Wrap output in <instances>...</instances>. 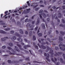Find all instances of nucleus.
Wrapping results in <instances>:
<instances>
[{
  "instance_id": "e433bc0d",
  "label": "nucleus",
  "mask_w": 65,
  "mask_h": 65,
  "mask_svg": "<svg viewBox=\"0 0 65 65\" xmlns=\"http://www.w3.org/2000/svg\"><path fill=\"white\" fill-rule=\"evenodd\" d=\"M43 12V11L42 10H41L39 11V13H42Z\"/></svg>"
},
{
  "instance_id": "864d4df0",
  "label": "nucleus",
  "mask_w": 65,
  "mask_h": 65,
  "mask_svg": "<svg viewBox=\"0 0 65 65\" xmlns=\"http://www.w3.org/2000/svg\"><path fill=\"white\" fill-rule=\"evenodd\" d=\"M10 33L11 34H13L14 33V31H10Z\"/></svg>"
},
{
  "instance_id": "052dcab7",
  "label": "nucleus",
  "mask_w": 65,
  "mask_h": 65,
  "mask_svg": "<svg viewBox=\"0 0 65 65\" xmlns=\"http://www.w3.org/2000/svg\"><path fill=\"white\" fill-rule=\"evenodd\" d=\"M27 11H29V10H30L31 9L30 8H29L28 9H26Z\"/></svg>"
},
{
  "instance_id": "f257e3e1",
  "label": "nucleus",
  "mask_w": 65,
  "mask_h": 65,
  "mask_svg": "<svg viewBox=\"0 0 65 65\" xmlns=\"http://www.w3.org/2000/svg\"><path fill=\"white\" fill-rule=\"evenodd\" d=\"M46 48L47 49V50H46V52H47L48 51H50V52H49V53L50 54H51V57H54L53 55H54V53H53V50H52V49L51 48H50L48 46H46Z\"/></svg>"
},
{
  "instance_id": "4d7b16f0",
  "label": "nucleus",
  "mask_w": 65,
  "mask_h": 65,
  "mask_svg": "<svg viewBox=\"0 0 65 65\" xmlns=\"http://www.w3.org/2000/svg\"><path fill=\"white\" fill-rule=\"evenodd\" d=\"M2 48H6V46H2Z\"/></svg>"
},
{
  "instance_id": "680f3d73",
  "label": "nucleus",
  "mask_w": 65,
  "mask_h": 65,
  "mask_svg": "<svg viewBox=\"0 0 65 65\" xmlns=\"http://www.w3.org/2000/svg\"><path fill=\"white\" fill-rule=\"evenodd\" d=\"M29 27L30 28H33V27H34V26H33V25H32L30 26Z\"/></svg>"
},
{
  "instance_id": "e2e57ef3",
  "label": "nucleus",
  "mask_w": 65,
  "mask_h": 65,
  "mask_svg": "<svg viewBox=\"0 0 65 65\" xmlns=\"http://www.w3.org/2000/svg\"><path fill=\"white\" fill-rule=\"evenodd\" d=\"M39 15H40V19H42V16L41 15V14H39Z\"/></svg>"
},
{
  "instance_id": "4be33fe9",
  "label": "nucleus",
  "mask_w": 65,
  "mask_h": 65,
  "mask_svg": "<svg viewBox=\"0 0 65 65\" xmlns=\"http://www.w3.org/2000/svg\"><path fill=\"white\" fill-rule=\"evenodd\" d=\"M41 26L42 27H43V28L44 29H45V24H41Z\"/></svg>"
},
{
  "instance_id": "3c124183",
  "label": "nucleus",
  "mask_w": 65,
  "mask_h": 65,
  "mask_svg": "<svg viewBox=\"0 0 65 65\" xmlns=\"http://www.w3.org/2000/svg\"><path fill=\"white\" fill-rule=\"evenodd\" d=\"M4 57H8L9 56V55H5L3 56Z\"/></svg>"
},
{
  "instance_id": "37998d69",
  "label": "nucleus",
  "mask_w": 65,
  "mask_h": 65,
  "mask_svg": "<svg viewBox=\"0 0 65 65\" xmlns=\"http://www.w3.org/2000/svg\"><path fill=\"white\" fill-rule=\"evenodd\" d=\"M17 24L18 25H21V24L20 22L18 21L17 22Z\"/></svg>"
},
{
  "instance_id": "7c9ffc66",
  "label": "nucleus",
  "mask_w": 65,
  "mask_h": 65,
  "mask_svg": "<svg viewBox=\"0 0 65 65\" xmlns=\"http://www.w3.org/2000/svg\"><path fill=\"white\" fill-rule=\"evenodd\" d=\"M58 15H59V16H58L59 18H61V13H59L58 14Z\"/></svg>"
},
{
  "instance_id": "a878e982",
  "label": "nucleus",
  "mask_w": 65,
  "mask_h": 65,
  "mask_svg": "<svg viewBox=\"0 0 65 65\" xmlns=\"http://www.w3.org/2000/svg\"><path fill=\"white\" fill-rule=\"evenodd\" d=\"M33 40H36V37H35V36H33Z\"/></svg>"
},
{
  "instance_id": "338daca9",
  "label": "nucleus",
  "mask_w": 65,
  "mask_h": 65,
  "mask_svg": "<svg viewBox=\"0 0 65 65\" xmlns=\"http://www.w3.org/2000/svg\"><path fill=\"white\" fill-rule=\"evenodd\" d=\"M60 64V62H57V64H56V65H59V64Z\"/></svg>"
},
{
  "instance_id": "2eb2a0df",
  "label": "nucleus",
  "mask_w": 65,
  "mask_h": 65,
  "mask_svg": "<svg viewBox=\"0 0 65 65\" xmlns=\"http://www.w3.org/2000/svg\"><path fill=\"white\" fill-rule=\"evenodd\" d=\"M34 46H35V48L37 50H38V46L35 45V43L34 42L33 43Z\"/></svg>"
},
{
  "instance_id": "bf43d9fd",
  "label": "nucleus",
  "mask_w": 65,
  "mask_h": 65,
  "mask_svg": "<svg viewBox=\"0 0 65 65\" xmlns=\"http://www.w3.org/2000/svg\"><path fill=\"white\" fill-rule=\"evenodd\" d=\"M40 4H42V3H43V1H40Z\"/></svg>"
},
{
  "instance_id": "f704fd0d",
  "label": "nucleus",
  "mask_w": 65,
  "mask_h": 65,
  "mask_svg": "<svg viewBox=\"0 0 65 65\" xmlns=\"http://www.w3.org/2000/svg\"><path fill=\"white\" fill-rule=\"evenodd\" d=\"M27 5L29 7H30V3H29V1H28L27 2Z\"/></svg>"
},
{
  "instance_id": "20e7f679",
  "label": "nucleus",
  "mask_w": 65,
  "mask_h": 65,
  "mask_svg": "<svg viewBox=\"0 0 65 65\" xmlns=\"http://www.w3.org/2000/svg\"><path fill=\"white\" fill-rule=\"evenodd\" d=\"M8 63L9 64H10V63H18V62L17 61H11L10 60H8Z\"/></svg>"
},
{
  "instance_id": "cd10ccee",
  "label": "nucleus",
  "mask_w": 65,
  "mask_h": 65,
  "mask_svg": "<svg viewBox=\"0 0 65 65\" xmlns=\"http://www.w3.org/2000/svg\"><path fill=\"white\" fill-rule=\"evenodd\" d=\"M55 19H56V20H57V22H59H59H60V20L59 19H58V18L57 17H56L55 18Z\"/></svg>"
},
{
  "instance_id": "423d86ee",
  "label": "nucleus",
  "mask_w": 65,
  "mask_h": 65,
  "mask_svg": "<svg viewBox=\"0 0 65 65\" xmlns=\"http://www.w3.org/2000/svg\"><path fill=\"white\" fill-rule=\"evenodd\" d=\"M56 54H54V56H59V55H62V52H58L57 53L55 52Z\"/></svg>"
},
{
  "instance_id": "4c0bfd02",
  "label": "nucleus",
  "mask_w": 65,
  "mask_h": 65,
  "mask_svg": "<svg viewBox=\"0 0 65 65\" xmlns=\"http://www.w3.org/2000/svg\"><path fill=\"white\" fill-rule=\"evenodd\" d=\"M20 33L21 34H23V32L22 29H20Z\"/></svg>"
},
{
  "instance_id": "aec40b11",
  "label": "nucleus",
  "mask_w": 65,
  "mask_h": 65,
  "mask_svg": "<svg viewBox=\"0 0 65 65\" xmlns=\"http://www.w3.org/2000/svg\"><path fill=\"white\" fill-rule=\"evenodd\" d=\"M60 61L61 63H64V64H65V62H64V61H63V59H62V58H60Z\"/></svg>"
},
{
  "instance_id": "c03bdc74",
  "label": "nucleus",
  "mask_w": 65,
  "mask_h": 65,
  "mask_svg": "<svg viewBox=\"0 0 65 65\" xmlns=\"http://www.w3.org/2000/svg\"><path fill=\"white\" fill-rule=\"evenodd\" d=\"M13 39L14 40H15V39H17V38H16V37L15 36H13Z\"/></svg>"
},
{
  "instance_id": "c756f323",
  "label": "nucleus",
  "mask_w": 65,
  "mask_h": 65,
  "mask_svg": "<svg viewBox=\"0 0 65 65\" xmlns=\"http://www.w3.org/2000/svg\"><path fill=\"white\" fill-rule=\"evenodd\" d=\"M4 30L5 31H9V30H10V29L9 28H5L4 29Z\"/></svg>"
},
{
  "instance_id": "6e6d98bb",
  "label": "nucleus",
  "mask_w": 65,
  "mask_h": 65,
  "mask_svg": "<svg viewBox=\"0 0 65 65\" xmlns=\"http://www.w3.org/2000/svg\"><path fill=\"white\" fill-rule=\"evenodd\" d=\"M62 8L63 9H65V6H62Z\"/></svg>"
},
{
  "instance_id": "ea45409f",
  "label": "nucleus",
  "mask_w": 65,
  "mask_h": 65,
  "mask_svg": "<svg viewBox=\"0 0 65 65\" xmlns=\"http://www.w3.org/2000/svg\"><path fill=\"white\" fill-rule=\"evenodd\" d=\"M55 50H59V48H58V47L56 46L55 47Z\"/></svg>"
},
{
  "instance_id": "774afa93",
  "label": "nucleus",
  "mask_w": 65,
  "mask_h": 65,
  "mask_svg": "<svg viewBox=\"0 0 65 65\" xmlns=\"http://www.w3.org/2000/svg\"><path fill=\"white\" fill-rule=\"evenodd\" d=\"M8 11H6L5 12V14H7V13H8Z\"/></svg>"
},
{
  "instance_id": "39448f33",
  "label": "nucleus",
  "mask_w": 65,
  "mask_h": 65,
  "mask_svg": "<svg viewBox=\"0 0 65 65\" xmlns=\"http://www.w3.org/2000/svg\"><path fill=\"white\" fill-rule=\"evenodd\" d=\"M38 45L40 48H42L43 49H45V48H46V47L44 46L43 45H41L40 46L39 45V43L38 44Z\"/></svg>"
},
{
  "instance_id": "9d476101",
  "label": "nucleus",
  "mask_w": 65,
  "mask_h": 65,
  "mask_svg": "<svg viewBox=\"0 0 65 65\" xmlns=\"http://www.w3.org/2000/svg\"><path fill=\"white\" fill-rule=\"evenodd\" d=\"M0 33H2L3 34H7V33L6 32L2 30H0Z\"/></svg>"
},
{
  "instance_id": "ddd939ff",
  "label": "nucleus",
  "mask_w": 65,
  "mask_h": 65,
  "mask_svg": "<svg viewBox=\"0 0 65 65\" xmlns=\"http://www.w3.org/2000/svg\"><path fill=\"white\" fill-rule=\"evenodd\" d=\"M15 51H17V52H20V50L18 49V48L16 46H15Z\"/></svg>"
},
{
  "instance_id": "7ed1b4c3",
  "label": "nucleus",
  "mask_w": 65,
  "mask_h": 65,
  "mask_svg": "<svg viewBox=\"0 0 65 65\" xmlns=\"http://www.w3.org/2000/svg\"><path fill=\"white\" fill-rule=\"evenodd\" d=\"M0 22H2V23H0V25H4L3 27L4 28L5 27H6V25H7V24H5V23L3 22V21L1 20L0 21Z\"/></svg>"
},
{
  "instance_id": "09e8293b",
  "label": "nucleus",
  "mask_w": 65,
  "mask_h": 65,
  "mask_svg": "<svg viewBox=\"0 0 65 65\" xmlns=\"http://www.w3.org/2000/svg\"><path fill=\"white\" fill-rule=\"evenodd\" d=\"M12 22H13L14 23H15V20H14V19H12Z\"/></svg>"
},
{
  "instance_id": "1a4fd4ad",
  "label": "nucleus",
  "mask_w": 65,
  "mask_h": 65,
  "mask_svg": "<svg viewBox=\"0 0 65 65\" xmlns=\"http://www.w3.org/2000/svg\"><path fill=\"white\" fill-rule=\"evenodd\" d=\"M59 47H61V46H63L64 48H65V45L63 44V43L61 42L59 45Z\"/></svg>"
},
{
  "instance_id": "72a5a7b5",
  "label": "nucleus",
  "mask_w": 65,
  "mask_h": 65,
  "mask_svg": "<svg viewBox=\"0 0 65 65\" xmlns=\"http://www.w3.org/2000/svg\"><path fill=\"white\" fill-rule=\"evenodd\" d=\"M38 36H39V37H40V36H42V34L41 33H40L38 34Z\"/></svg>"
},
{
  "instance_id": "79ce46f5",
  "label": "nucleus",
  "mask_w": 65,
  "mask_h": 65,
  "mask_svg": "<svg viewBox=\"0 0 65 65\" xmlns=\"http://www.w3.org/2000/svg\"><path fill=\"white\" fill-rule=\"evenodd\" d=\"M7 48L9 50H12V48L11 47H8Z\"/></svg>"
},
{
  "instance_id": "49530a36",
  "label": "nucleus",
  "mask_w": 65,
  "mask_h": 65,
  "mask_svg": "<svg viewBox=\"0 0 65 65\" xmlns=\"http://www.w3.org/2000/svg\"><path fill=\"white\" fill-rule=\"evenodd\" d=\"M62 56L63 57L64 59L65 60V54H63L62 55Z\"/></svg>"
},
{
  "instance_id": "603ef678",
  "label": "nucleus",
  "mask_w": 65,
  "mask_h": 65,
  "mask_svg": "<svg viewBox=\"0 0 65 65\" xmlns=\"http://www.w3.org/2000/svg\"><path fill=\"white\" fill-rule=\"evenodd\" d=\"M24 51L25 52V53H26V54H28V53H29V52H28L27 51L24 50Z\"/></svg>"
},
{
  "instance_id": "58836bf2",
  "label": "nucleus",
  "mask_w": 65,
  "mask_h": 65,
  "mask_svg": "<svg viewBox=\"0 0 65 65\" xmlns=\"http://www.w3.org/2000/svg\"><path fill=\"white\" fill-rule=\"evenodd\" d=\"M51 60H52V62H53L55 63L56 62H55V61H54V58H51Z\"/></svg>"
},
{
  "instance_id": "6ab92c4d",
  "label": "nucleus",
  "mask_w": 65,
  "mask_h": 65,
  "mask_svg": "<svg viewBox=\"0 0 65 65\" xmlns=\"http://www.w3.org/2000/svg\"><path fill=\"white\" fill-rule=\"evenodd\" d=\"M40 21V19L39 18H38L37 19V23L36 24V25H38L39 24V22Z\"/></svg>"
},
{
  "instance_id": "0eeeda50",
  "label": "nucleus",
  "mask_w": 65,
  "mask_h": 65,
  "mask_svg": "<svg viewBox=\"0 0 65 65\" xmlns=\"http://www.w3.org/2000/svg\"><path fill=\"white\" fill-rule=\"evenodd\" d=\"M17 45L19 47V49L20 50H21V51H23L24 49L23 48H22V45L19 44H17Z\"/></svg>"
},
{
  "instance_id": "5fc2aeb1",
  "label": "nucleus",
  "mask_w": 65,
  "mask_h": 65,
  "mask_svg": "<svg viewBox=\"0 0 65 65\" xmlns=\"http://www.w3.org/2000/svg\"><path fill=\"white\" fill-rule=\"evenodd\" d=\"M62 21L63 23H65V20H64V19H62Z\"/></svg>"
},
{
  "instance_id": "de8ad7c7",
  "label": "nucleus",
  "mask_w": 65,
  "mask_h": 65,
  "mask_svg": "<svg viewBox=\"0 0 65 65\" xmlns=\"http://www.w3.org/2000/svg\"><path fill=\"white\" fill-rule=\"evenodd\" d=\"M47 21L48 22H50V18H48L47 19Z\"/></svg>"
},
{
  "instance_id": "5701e85b",
  "label": "nucleus",
  "mask_w": 65,
  "mask_h": 65,
  "mask_svg": "<svg viewBox=\"0 0 65 65\" xmlns=\"http://www.w3.org/2000/svg\"><path fill=\"white\" fill-rule=\"evenodd\" d=\"M60 50H61L62 51H65V48H63L62 47H60Z\"/></svg>"
},
{
  "instance_id": "2f4dec72",
  "label": "nucleus",
  "mask_w": 65,
  "mask_h": 65,
  "mask_svg": "<svg viewBox=\"0 0 65 65\" xmlns=\"http://www.w3.org/2000/svg\"><path fill=\"white\" fill-rule=\"evenodd\" d=\"M56 14H54V16L53 15H52V20H54V19H55V16H56Z\"/></svg>"
},
{
  "instance_id": "8fccbe9b",
  "label": "nucleus",
  "mask_w": 65,
  "mask_h": 65,
  "mask_svg": "<svg viewBox=\"0 0 65 65\" xmlns=\"http://www.w3.org/2000/svg\"><path fill=\"white\" fill-rule=\"evenodd\" d=\"M47 39L48 41H49V42H51V40H50V39L49 38H47Z\"/></svg>"
},
{
  "instance_id": "b1692460",
  "label": "nucleus",
  "mask_w": 65,
  "mask_h": 65,
  "mask_svg": "<svg viewBox=\"0 0 65 65\" xmlns=\"http://www.w3.org/2000/svg\"><path fill=\"white\" fill-rule=\"evenodd\" d=\"M60 33L62 35H64V34H65V32H64H64L62 31H60Z\"/></svg>"
},
{
  "instance_id": "f03ea898",
  "label": "nucleus",
  "mask_w": 65,
  "mask_h": 65,
  "mask_svg": "<svg viewBox=\"0 0 65 65\" xmlns=\"http://www.w3.org/2000/svg\"><path fill=\"white\" fill-rule=\"evenodd\" d=\"M44 55L45 57H46V59L47 60L48 62H50L51 60H50L48 59L49 57H50V55H49V54L48 53L46 54V53H44Z\"/></svg>"
},
{
  "instance_id": "0e129e2a",
  "label": "nucleus",
  "mask_w": 65,
  "mask_h": 65,
  "mask_svg": "<svg viewBox=\"0 0 65 65\" xmlns=\"http://www.w3.org/2000/svg\"><path fill=\"white\" fill-rule=\"evenodd\" d=\"M25 33L26 34H28V31H25Z\"/></svg>"
},
{
  "instance_id": "a19ab883",
  "label": "nucleus",
  "mask_w": 65,
  "mask_h": 65,
  "mask_svg": "<svg viewBox=\"0 0 65 65\" xmlns=\"http://www.w3.org/2000/svg\"><path fill=\"white\" fill-rule=\"evenodd\" d=\"M26 60V61H30V59H29V57H28L27 58H26L25 59Z\"/></svg>"
},
{
  "instance_id": "13d9d810",
  "label": "nucleus",
  "mask_w": 65,
  "mask_h": 65,
  "mask_svg": "<svg viewBox=\"0 0 65 65\" xmlns=\"http://www.w3.org/2000/svg\"><path fill=\"white\" fill-rule=\"evenodd\" d=\"M38 51L41 52V53H42V50H39Z\"/></svg>"
},
{
  "instance_id": "69168bd1",
  "label": "nucleus",
  "mask_w": 65,
  "mask_h": 65,
  "mask_svg": "<svg viewBox=\"0 0 65 65\" xmlns=\"http://www.w3.org/2000/svg\"><path fill=\"white\" fill-rule=\"evenodd\" d=\"M36 15H34V16H32V17H31V19H34V16H35Z\"/></svg>"
},
{
  "instance_id": "bb28decb",
  "label": "nucleus",
  "mask_w": 65,
  "mask_h": 65,
  "mask_svg": "<svg viewBox=\"0 0 65 65\" xmlns=\"http://www.w3.org/2000/svg\"><path fill=\"white\" fill-rule=\"evenodd\" d=\"M30 25H31V24H30V23H28L26 25V27H29V26H30Z\"/></svg>"
},
{
  "instance_id": "f8f14e48",
  "label": "nucleus",
  "mask_w": 65,
  "mask_h": 65,
  "mask_svg": "<svg viewBox=\"0 0 65 65\" xmlns=\"http://www.w3.org/2000/svg\"><path fill=\"white\" fill-rule=\"evenodd\" d=\"M6 39H8V38L7 37H5L3 39L1 38V39L2 41H5Z\"/></svg>"
},
{
  "instance_id": "a18cd8bd",
  "label": "nucleus",
  "mask_w": 65,
  "mask_h": 65,
  "mask_svg": "<svg viewBox=\"0 0 65 65\" xmlns=\"http://www.w3.org/2000/svg\"><path fill=\"white\" fill-rule=\"evenodd\" d=\"M37 29H38V26H37L35 29V31H37Z\"/></svg>"
},
{
  "instance_id": "393cba45",
  "label": "nucleus",
  "mask_w": 65,
  "mask_h": 65,
  "mask_svg": "<svg viewBox=\"0 0 65 65\" xmlns=\"http://www.w3.org/2000/svg\"><path fill=\"white\" fill-rule=\"evenodd\" d=\"M59 41H63V39H62V38L61 37H59Z\"/></svg>"
},
{
  "instance_id": "a211bd4d",
  "label": "nucleus",
  "mask_w": 65,
  "mask_h": 65,
  "mask_svg": "<svg viewBox=\"0 0 65 65\" xmlns=\"http://www.w3.org/2000/svg\"><path fill=\"white\" fill-rule=\"evenodd\" d=\"M17 40L20 42H22L23 41V40L20 38H18Z\"/></svg>"
},
{
  "instance_id": "dca6fc26",
  "label": "nucleus",
  "mask_w": 65,
  "mask_h": 65,
  "mask_svg": "<svg viewBox=\"0 0 65 65\" xmlns=\"http://www.w3.org/2000/svg\"><path fill=\"white\" fill-rule=\"evenodd\" d=\"M6 52H7V53H9V55H14V53H12L10 52V51H7Z\"/></svg>"
},
{
  "instance_id": "c9c22d12",
  "label": "nucleus",
  "mask_w": 65,
  "mask_h": 65,
  "mask_svg": "<svg viewBox=\"0 0 65 65\" xmlns=\"http://www.w3.org/2000/svg\"><path fill=\"white\" fill-rule=\"evenodd\" d=\"M39 8H36L35 9V11H37V10H39Z\"/></svg>"
},
{
  "instance_id": "412c9836",
  "label": "nucleus",
  "mask_w": 65,
  "mask_h": 65,
  "mask_svg": "<svg viewBox=\"0 0 65 65\" xmlns=\"http://www.w3.org/2000/svg\"><path fill=\"white\" fill-rule=\"evenodd\" d=\"M41 15H43L44 18H46V15H45V14H44V13L41 14Z\"/></svg>"
},
{
  "instance_id": "9b49d317",
  "label": "nucleus",
  "mask_w": 65,
  "mask_h": 65,
  "mask_svg": "<svg viewBox=\"0 0 65 65\" xmlns=\"http://www.w3.org/2000/svg\"><path fill=\"white\" fill-rule=\"evenodd\" d=\"M31 47V46L29 45H26V46H24V48L25 49H27V47Z\"/></svg>"
},
{
  "instance_id": "4468645a",
  "label": "nucleus",
  "mask_w": 65,
  "mask_h": 65,
  "mask_svg": "<svg viewBox=\"0 0 65 65\" xmlns=\"http://www.w3.org/2000/svg\"><path fill=\"white\" fill-rule=\"evenodd\" d=\"M42 44H46L49 45V44H50V43H48V42L46 41L45 43L44 42H42Z\"/></svg>"
},
{
  "instance_id": "473e14b6",
  "label": "nucleus",
  "mask_w": 65,
  "mask_h": 65,
  "mask_svg": "<svg viewBox=\"0 0 65 65\" xmlns=\"http://www.w3.org/2000/svg\"><path fill=\"white\" fill-rule=\"evenodd\" d=\"M29 36H31V35H32V31H30L29 32Z\"/></svg>"
},
{
  "instance_id": "c85d7f7f",
  "label": "nucleus",
  "mask_w": 65,
  "mask_h": 65,
  "mask_svg": "<svg viewBox=\"0 0 65 65\" xmlns=\"http://www.w3.org/2000/svg\"><path fill=\"white\" fill-rule=\"evenodd\" d=\"M9 46L11 47H12L13 46V44L12 43H10L9 44Z\"/></svg>"
},
{
  "instance_id": "6e6552de",
  "label": "nucleus",
  "mask_w": 65,
  "mask_h": 65,
  "mask_svg": "<svg viewBox=\"0 0 65 65\" xmlns=\"http://www.w3.org/2000/svg\"><path fill=\"white\" fill-rule=\"evenodd\" d=\"M15 36H17V37H19L20 38L22 37V36L20 35L17 32H16V33L15 34Z\"/></svg>"
},
{
  "instance_id": "f3484780",
  "label": "nucleus",
  "mask_w": 65,
  "mask_h": 65,
  "mask_svg": "<svg viewBox=\"0 0 65 65\" xmlns=\"http://www.w3.org/2000/svg\"><path fill=\"white\" fill-rule=\"evenodd\" d=\"M29 11H26V10H25L23 12V13H24V14H27L28 13H29Z\"/></svg>"
}]
</instances>
